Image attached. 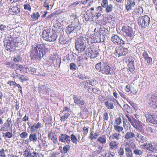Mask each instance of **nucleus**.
I'll return each instance as SVG.
<instances>
[{
  "mask_svg": "<svg viewBox=\"0 0 157 157\" xmlns=\"http://www.w3.org/2000/svg\"><path fill=\"white\" fill-rule=\"evenodd\" d=\"M48 51L43 45L38 44L33 48L31 52L30 56L32 59H37L40 60L44 55Z\"/></svg>",
  "mask_w": 157,
  "mask_h": 157,
  "instance_id": "nucleus-1",
  "label": "nucleus"
},
{
  "mask_svg": "<svg viewBox=\"0 0 157 157\" xmlns=\"http://www.w3.org/2000/svg\"><path fill=\"white\" fill-rule=\"evenodd\" d=\"M95 67L97 71L101 72L102 73L107 75L110 74V68L105 60H101L99 63L96 64Z\"/></svg>",
  "mask_w": 157,
  "mask_h": 157,
  "instance_id": "nucleus-2",
  "label": "nucleus"
},
{
  "mask_svg": "<svg viewBox=\"0 0 157 157\" xmlns=\"http://www.w3.org/2000/svg\"><path fill=\"white\" fill-rule=\"evenodd\" d=\"M115 51L112 54L113 57L116 58L119 57L121 56L125 55L127 53L128 49L126 48H124L122 47H118L116 48L114 47Z\"/></svg>",
  "mask_w": 157,
  "mask_h": 157,
  "instance_id": "nucleus-3",
  "label": "nucleus"
},
{
  "mask_svg": "<svg viewBox=\"0 0 157 157\" xmlns=\"http://www.w3.org/2000/svg\"><path fill=\"white\" fill-rule=\"evenodd\" d=\"M150 18L147 15L140 17L138 20V23L142 28H145L149 24Z\"/></svg>",
  "mask_w": 157,
  "mask_h": 157,
  "instance_id": "nucleus-4",
  "label": "nucleus"
},
{
  "mask_svg": "<svg viewBox=\"0 0 157 157\" xmlns=\"http://www.w3.org/2000/svg\"><path fill=\"white\" fill-rule=\"evenodd\" d=\"M144 146L147 150L153 152H157V143H146L144 144Z\"/></svg>",
  "mask_w": 157,
  "mask_h": 157,
  "instance_id": "nucleus-5",
  "label": "nucleus"
},
{
  "mask_svg": "<svg viewBox=\"0 0 157 157\" xmlns=\"http://www.w3.org/2000/svg\"><path fill=\"white\" fill-rule=\"evenodd\" d=\"M123 36L127 39H130L132 36V30L131 27H124L122 29Z\"/></svg>",
  "mask_w": 157,
  "mask_h": 157,
  "instance_id": "nucleus-6",
  "label": "nucleus"
},
{
  "mask_svg": "<svg viewBox=\"0 0 157 157\" xmlns=\"http://www.w3.org/2000/svg\"><path fill=\"white\" fill-rule=\"evenodd\" d=\"M86 54L91 58H94L98 56V53L95 49L90 48L87 49Z\"/></svg>",
  "mask_w": 157,
  "mask_h": 157,
  "instance_id": "nucleus-7",
  "label": "nucleus"
},
{
  "mask_svg": "<svg viewBox=\"0 0 157 157\" xmlns=\"http://www.w3.org/2000/svg\"><path fill=\"white\" fill-rule=\"evenodd\" d=\"M147 99L149 100V103L154 109L157 107V98L154 95L149 94Z\"/></svg>",
  "mask_w": 157,
  "mask_h": 157,
  "instance_id": "nucleus-8",
  "label": "nucleus"
},
{
  "mask_svg": "<svg viewBox=\"0 0 157 157\" xmlns=\"http://www.w3.org/2000/svg\"><path fill=\"white\" fill-rule=\"evenodd\" d=\"M59 141L70 144L71 142L70 137L66 134H61L59 136Z\"/></svg>",
  "mask_w": 157,
  "mask_h": 157,
  "instance_id": "nucleus-9",
  "label": "nucleus"
},
{
  "mask_svg": "<svg viewBox=\"0 0 157 157\" xmlns=\"http://www.w3.org/2000/svg\"><path fill=\"white\" fill-rule=\"evenodd\" d=\"M113 102L114 103H118L117 100L114 98H111L109 101L105 102L104 104L106 107L108 109H113L114 107Z\"/></svg>",
  "mask_w": 157,
  "mask_h": 157,
  "instance_id": "nucleus-10",
  "label": "nucleus"
},
{
  "mask_svg": "<svg viewBox=\"0 0 157 157\" xmlns=\"http://www.w3.org/2000/svg\"><path fill=\"white\" fill-rule=\"evenodd\" d=\"M111 40L115 44L117 43L120 44H125V41L117 35L112 36L111 38Z\"/></svg>",
  "mask_w": 157,
  "mask_h": 157,
  "instance_id": "nucleus-11",
  "label": "nucleus"
},
{
  "mask_svg": "<svg viewBox=\"0 0 157 157\" xmlns=\"http://www.w3.org/2000/svg\"><path fill=\"white\" fill-rule=\"evenodd\" d=\"M48 39L47 40V41H54L56 40L57 38L56 33L53 30L51 29L49 36H48Z\"/></svg>",
  "mask_w": 157,
  "mask_h": 157,
  "instance_id": "nucleus-12",
  "label": "nucleus"
},
{
  "mask_svg": "<svg viewBox=\"0 0 157 157\" xmlns=\"http://www.w3.org/2000/svg\"><path fill=\"white\" fill-rule=\"evenodd\" d=\"M135 138L136 140L142 143L146 142L147 141L146 138L143 136L141 134L138 133L135 135Z\"/></svg>",
  "mask_w": 157,
  "mask_h": 157,
  "instance_id": "nucleus-13",
  "label": "nucleus"
},
{
  "mask_svg": "<svg viewBox=\"0 0 157 157\" xmlns=\"http://www.w3.org/2000/svg\"><path fill=\"white\" fill-rule=\"evenodd\" d=\"M9 13L12 15L17 14L20 12V9L17 6H11L8 11Z\"/></svg>",
  "mask_w": 157,
  "mask_h": 157,
  "instance_id": "nucleus-14",
  "label": "nucleus"
},
{
  "mask_svg": "<svg viewBox=\"0 0 157 157\" xmlns=\"http://www.w3.org/2000/svg\"><path fill=\"white\" fill-rule=\"evenodd\" d=\"M51 29L49 28L47 29L43 30L42 32V37L43 39L47 41L48 39V36H49Z\"/></svg>",
  "mask_w": 157,
  "mask_h": 157,
  "instance_id": "nucleus-15",
  "label": "nucleus"
},
{
  "mask_svg": "<svg viewBox=\"0 0 157 157\" xmlns=\"http://www.w3.org/2000/svg\"><path fill=\"white\" fill-rule=\"evenodd\" d=\"M142 55L144 58L145 59L147 63L149 64L151 63L152 59L148 56L147 52L145 51H142Z\"/></svg>",
  "mask_w": 157,
  "mask_h": 157,
  "instance_id": "nucleus-16",
  "label": "nucleus"
},
{
  "mask_svg": "<svg viewBox=\"0 0 157 157\" xmlns=\"http://www.w3.org/2000/svg\"><path fill=\"white\" fill-rule=\"evenodd\" d=\"M136 129L141 128V122L138 120L134 118L132 123L131 124Z\"/></svg>",
  "mask_w": 157,
  "mask_h": 157,
  "instance_id": "nucleus-17",
  "label": "nucleus"
},
{
  "mask_svg": "<svg viewBox=\"0 0 157 157\" xmlns=\"http://www.w3.org/2000/svg\"><path fill=\"white\" fill-rule=\"evenodd\" d=\"M41 124L39 122H38L36 124V123L30 127V131L32 132H34L36 130L41 127Z\"/></svg>",
  "mask_w": 157,
  "mask_h": 157,
  "instance_id": "nucleus-18",
  "label": "nucleus"
},
{
  "mask_svg": "<svg viewBox=\"0 0 157 157\" xmlns=\"http://www.w3.org/2000/svg\"><path fill=\"white\" fill-rule=\"evenodd\" d=\"M125 155L126 157H133V153L132 150L126 145L125 148Z\"/></svg>",
  "mask_w": 157,
  "mask_h": 157,
  "instance_id": "nucleus-19",
  "label": "nucleus"
},
{
  "mask_svg": "<svg viewBox=\"0 0 157 157\" xmlns=\"http://www.w3.org/2000/svg\"><path fill=\"white\" fill-rule=\"evenodd\" d=\"M85 40L82 37L78 38L76 39L75 45H86Z\"/></svg>",
  "mask_w": 157,
  "mask_h": 157,
  "instance_id": "nucleus-20",
  "label": "nucleus"
},
{
  "mask_svg": "<svg viewBox=\"0 0 157 157\" xmlns=\"http://www.w3.org/2000/svg\"><path fill=\"white\" fill-rule=\"evenodd\" d=\"M109 139L111 140L115 139L116 140H119L121 139V135L119 134L115 133L110 135L109 137Z\"/></svg>",
  "mask_w": 157,
  "mask_h": 157,
  "instance_id": "nucleus-21",
  "label": "nucleus"
},
{
  "mask_svg": "<svg viewBox=\"0 0 157 157\" xmlns=\"http://www.w3.org/2000/svg\"><path fill=\"white\" fill-rule=\"evenodd\" d=\"M135 135L133 132H127L125 135L124 138L126 140L135 137Z\"/></svg>",
  "mask_w": 157,
  "mask_h": 157,
  "instance_id": "nucleus-22",
  "label": "nucleus"
},
{
  "mask_svg": "<svg viewBox=\"0 0 157 157\" xmlns=\"http://www.w3.org/2000/svg\"><path fill=\"white\" fill-rule=\"evenodd\" d=\"M119 143L116 141H112L109 144V145L111 146L110 148L112 149H117Z\"/></svg>",
  "mask_w": 157,
  "mask_h": 157,
  "instance_id": "nucleus-23",
  "label": "nucleus"
},
{
  "mask_svg": "<svg viewBox=\"0 0 157 157\" xmlns=\"http://www.w3.org/2000/svg\"><path fill=\"white\" fill-rule=\"evenodd\" d=\"M75 48L77 50L80 52H82L85 50L86 48V44L75 45Z\"/></svg>",
  "mask_w": 157,
  "mask_h": 157,
  "instance_id": "nucleus-24",
  "label": "nucleus"
},
{
  "mask_svg": "<svg viewBox=\"0 0 157 157\" xmlns=\"http://www.w3.org/2000/svg\"><path fill=\"white\" fill-rule=\"evenodd\" d=\"M29 139L31 141H36L37 139L36 135L35 133L31 134L29 136Z\"/></svg>",
  "mask_w": 157,
  "mask_h": 157,
  "instance_id": "nucleus-25",
  "label": "nucleus"
},
{
  "mask_svg": "<svg viewBox=\"0 0 157 157\" xmlns=\"http://www.w3.org/2000/svg\"><path fill=\"white\" fill-rule=\"evenodd\" d=\"M71 147V146L69 144L65 145L63 148L61 152L64 154L67 153V152L70 150Z\"/></svg>",
  "mask_w": 157,
  "mask_h": 157,
  "instance_id": "nucleus-26",
  "label": "nucleus"
},
{
  "mask_svg": "<svg viewBox=\"0 0 157 157\" xmlns=\"http://www.w3.org/2000/svg\"><path fill=\"white\" fill-rule=\"evenodd\" d=\"M40 17L39 14L38 12L33 13L31 15V17L33 21L38 19Z\"/></svg>",
  "mask_w": 157,
  "mask_h": 157,
  "instance_id": "nucleus-27",
  "label": "nucleus"
},
{
  "mask_svg": "<svg viewBox=\"0 0 157 157\" xmlns=\"http://www.w3.org/2000/svg\"><path fill=\"white\" fill-rule=\"evenodd\" d=\"M97 140L100 143L102 144H105L106 143V138L105 137L100 136L98 138Z\"/></svg>",
  "mask_w": 157,
  "mask_h": 157,
  "instance_id": "nucleus-28",
  "label": "nucleus"
},
{
  "mask_svg": "<svg viewBox=\"0 0 157 157\" xmlns=\"http://www.w3.org/2000/svg\"><path fill=\"white\" fill-rule=\"evenodd\" d=\"M64 115L60 117V120L61 121H64L70 116V114L69 113H63Z\"/></svg>",
  "mask_w": 157,
  "mask_h": 157,
  "instance_id": "nucleus-29",
  "label": "nucleus"
},
{
  "mask_svg": "<svg viewBox=\"0 0 157 157\" xmlns=\"http://www.w3.org/2000/svg\"><path fill=\"white\" fill-rule=\"evenodd\" d=\"M114 129L116 131L119 133L122 132L123 130V127L118 125H115L114 126Z\"/></svg>",
  "mask_w": 157,
  "mask_h": 157,
  "instance_id": "nucleus-30",
  "label": "nucleus"
},
{
  "mask_svg": "<svg viewBox=\"0 0 157 157\" xmlns=\"http://www.w3.org/2000/svg\"><path fill=\"white\" fill-rule=\"evenodd\" d=\"M133 152L135 155L140 156L142 154L143 151L141 150L135 149L133 150Z\"/></svg>",
  "mask_w": 157,
  "mask_h": 157,
  "instance_id": "nucleus-31",
  "label": "nucleus"
},
{
  "mask_svg": "<svg viewBox=\"0 0 157 157\" xmlns=\"http://www.w3.org/2000/svg\"><path fill=\"white\" fill-rule=\"evenodd\" d=\"M3 136H5L6 137L10 138L13 136V133L11 132H7L6 133H2Z\"/></svg>",
  "mask_w": 157,
  "mask_h": 157,
  "instance_id": "nucleus-32",
  "label": "nucleus"
},
{
  "mask_svg": "<svg viewBox=\"0 0 157 157\" xmlns=\"http://www.w3.org/2000/svg\"><path fill=\"white\" fill-rule=\"evenodd\" d=\"M70 139L71 141L74 143L77 144L78 142V140L76 136L74 134H71V135Z\"/></svg>",
  "mask_w": 157,
  "mask_h": 157,
  "instance_id": "nucleus-33",
  "label": "nucleus"
},
{
  "mask_svg": "<svg viewBox=\"0 0 157 157\" xmlns=\"http://www.w3.org/2000/svg\"><path fill=\"white\" fill-rule=\"evenodd\" d=\"M113 8V5L110 4L108 5L106 7L105 11L107 13L111 12Z\"/></svg>",
  "mask_w": 157,
  "mask_h": 157,
  "instance_id": "nucleus-34",
  "label": "nucleus"
},
{
  "mask_svg": "<svg viewBox=\"0 0 157 157\" xmlns=\"http://www.w3.org/2000/svg\"><path fill=\"white\" fill-rule=\"evenodd\" d=\"M31 154L30 150V149L27 148L24 151L23 155L25 157H28Z\"/></svg>",
  "mask_w": 157,
  "mask_h": 157,
  "instance_id": "nucleus-35",
  "label": "nucleus"
},
{
  "mask_svg": "<svg viewBox=\"0 0 157 157\" xmlns=\"http://www.w3.org/2000/svg\"><path fill=\"white\" fill-rule=\"evenodd\" d=\"M72 25H69V26L67 27L66 29V32L68 34H70L71 32H73Z\"/></svg>",
  "mask_w": 157,
  "mask_h": 157,
  "instance_id": "nucleus-36",
  "label": "nucleus"
},
{
  "mask_svg": "<svg viewBox=\"0 0 157 157\" xmlns=\"http://www.w3.org/2000/svg\"><path fill=\"white\" fill-rule=\"evenodd\" d=\"M54 143L57 144L58 143V136L56 134L54 135L51 139H50Z\"/></svg>",
  "mask_w": 157,
  "mask_h": 157,
  "instance_id": "nucleus-37",
  "label": "nucleus"
},
{
  "mask_svg": "<svg viewBox=\"0 0 157 157\" xmlns=\"http://www.w3.org/2000/svg\"><path fill=\"white\" fill-rule=\"evenodd\" d=\"M19 79L22 82L24 81H27L29 80L28 77L23 75H21V76L20 77Z\"/></svg>",
  "mask_w": 157,
  "mask_h": 157,
  "instance_id": "nucleus-38",
  "label": "nucleus"
},
{
  "mask_svg": "<svg viewBox=\"0 0 157 157\" xmlns=\"http://www.w3.org/2000/svg\"><path fill=\"white\" fill-rule=\"evenodd\" d=\"M70 68L71 70H76L77 69V66L75 63H71L70 65Z\"/></svg>",
  "mask_w": 157,
  "mask_h": 157,
  "instance_id": "nucleus-39",
  "label": "nucleus"
},
{
  "mask_svg": "<svg viewBox=\"0 0 157 157\" xmlns=\"http://www.w3.org/2000/svg\"><path fill=\"white\" fill-rule=\"evenodd\" d=\"M146 117L147 121H148L151 123H152V122H154L153 121L151 120V118H152V115L149 114H148L146 116Z\"/></svg>",
  "mask_w": 157,
  "mask_h": 157,
  "instance_id": "nucleus-40",
  "label": "nucleus"
},
{
  "mask_svg": "<svg viewBox=\"0 0 157 157\" xmlns=\"http://www.w3.org/2000/svg\"><path fill=\"white\" fill-rule=\"evenodd\" d=\"M0 157H6L5 150L3 148H2L0 150Z\"/></svg>",
  "mask_w": 157,
  "mask_h": 157,
  "instance_id": "nucleus-41",
  "label": "nucleus"
},
{
  "mask_svg": "<svg viewBox=\"0 0 157 157\" xmlns=\"http://www.w3.org/2000/svg\"><path fill=\"white\" fill-rule=\"evenodd\" d=\"M28 134L25 132H23L20 134V137L22 138H26L28 137Z\"/></svg>",
  "mask_w": 157,
  "mask_h": 157,
  "instance_id": "nucleus-42",
  "label": "nucleus"
},
{
  "mask_svg": "<svg viewBox=\"0 0 157 157\" xmlns=\"http://www.w3.org/2000/svg\"><path fill=\"white\" fill-rule=\"evenodd\" d=\"M108 5L107 0H102L101 6L102 7L106 8Z\"/></svg>",
  "mask_w": 157,
  "mask_h": 157,
  "instance_id": "nucleus-43",
  "label": "nucleus"
},
{
  "mask_svg": "<svg viewBox=\"0 0 157 157\" xmlns=\"http://www.w3.org/2000/svg\"><path fill=\"white\" fill-rule=\"evenodd\" d=\"M21 58L19 55H17L16 57L14 58L13 60L16 62H18L21 61Z\"/></svg>",
  "mask_w": 157,
  "mask_h": 157,
  "instance_id": "nucleus-44",
  "label": "nucleus"
},
{
  "mask_svg": "<svg viewBox=\"0 0 157 157\" xmlns=\"http://www.w3.org/2000/svg\"><path fill=\"white\" fill-rule=\"evenodd\" d=\"M97 0H83L81 1L82 3L83 4H86V3H90L93 2L94 1H95Z\"/></svg>",
  "mask_w": 157,
  "mask_h": 157,
  "instance_id": "nucleus-45",
  "label": "nucleus"
},
{
  "mask_svg": "<svg viewBox=\"0 0 157 157\" xmlns=\"http://www.w3.org/2000/svg\"><path fill=\"white\" fill-rule=\"evenodd\" d=\"M24 8L25 10L30 11L31 9V6L29 4H26L24 5Z\"/></svg>",
  "mask_w": 157,
  "mask_h": 157,
  "instance_id": "nucleus-46",
  "label": "nucleus"
},
{
  "mask_svg": "<svg viewBox=\"0 0 157 157\" xmlns=\"http://www.w3.org/2000/svg\"><path fill=\"white\" fill-rule=\"evenodd\" d=\"M118 153L119 155L121 156H123L124 154V149L121 147H120V149L118 150Z\"/></svg>",
  "mask_w": 157,
  "mask_h": 157,
  "instance_id": "nucleus-47",
  "label": "nucleus"
},
{
  "mask_svg": "<svg viewBox=\"0 0 157 157\" xmlns=\"http://www.w3.org/2000/svg\"><path fill=\"white\" fill-rule=\"evenodd\" d=\"M126 116L128 119V121L130 122L131 124L132 123V122L133 121V119L131 116H130L129 114H126Z\"/></svg>",
  "mask_w": 157,
  "mask_h": 157,
  "instance_id": "nucleus-48",
  "label": "nucleus"
},
{
  "mask_svg": "<svg viewBox=\"0 0 157 157\" xmlns=\"http://www.w3.org/2000/svg\"><path fill=\"white\" fill-rule=\"evenodd\" d=\"M18 69L20 70L21 72H26V70H25L24 67L22 65H20L18 67Z\"/></svg>",
  "mask_w": 157,
  "mask_h": 157,
  "instance_id": "nucleus-49",
  "label": "nucleus"
},
{
  "mask_svg": "<svg viewBox=\"0 0 157 157\" xmlns=\"http://www.w3.org/2000/svg\"><path fill=\"white\" fill-rule=\"evenodd\" d=\"M71 28L73 30V32L75 33L77 31L79 30V29L78 28V26H72Z\"/></svg>",
  "mask_w": 157,
  "mask_h": 157,
  "instance_id": "nucleus-50",
  "label": "nucleus"
},
{
  "mask_svg": "<svg viewBox=\"0 0 157 157\" xmlns=\"http://www.w3.org/2000/svg\"><path fill=\"white\" fill-rule=\"evenodd\" d=\"M90 82V84L92 86H94L97 84V82L95 80H89Z\"/></svg>",
  "mask_w": 157,
  "mask_h": 157,
  "instance_id": "nucleus-51",
  "label": "nucleus"
},
{
  "mask_svg": "<svg viewBox=\"0 0 157 157\" xmlns=\"http://www.w3.org/2000/svg\"><path fill=\"white\" fill-rule=\"evenodd\" d=\"M128 4H129L132 7H133L135 4L134 2L132 0H128Z\"/></svg>",
  "mask_w": 157,
  "mask_h": 157,
  "instance_id": "nucleus-52",
  "label": "nucleus"
},
{
  "mask_svg": "<svg viewBox=\"0 0 157 157\" xmlns=\"http://www.w3.org/2000/svg\"><path fill=\"white\" fill-rule=\"evenodd\" d=\"M70 110V109L67 106H65L62 111L63 113H68Z\"/></svg>",
  "mask_w": 157,
  "mask_h": 157,
  "instance_id": "nucleus-53",
  "label": "nucleus"
},
{
  "mask_svg": "<svg viewBox=\"0 0 157 157\" xmlns=\"http://www.w3.org/2000/svg\"><path fill=\"white\" fill-rule=\"evenodd\" d=\"M153 118V119L152 121H153L154 122H152V123L153 124H156L157 122V115L155 114H153L152 115Z\"/></svg>",
  "mask_w": 157,
  "mask_h": 157,
  "instance_id": "nucleus-54",
  "label": "nucleus"
},
{
  "mask_svg": "<svg viewBox=\"0 0 157 157\" xmlns=\"http://www.w3.org/2000/svg\"><path fill=\"white\" fill-rule=\"evenodd\" d=\"M56 134L54 132H53L52 131H51V132H50L48 135V138L50 139H51L54 135H55Z\"/></svg>",
  "mask_w": 157,
  "mask_h": 157,
  "instance_id": "nucleus-55",
  "label": "nucleus"
},
{
  "mask_svg": "<svg viewBox=\"0 0 157 157\" xmlns=\"http://www.w3.org/2000/svg\"><path fill=\"white\" fill-rule=\"evenodd\" d=\"M83 134L85 135H86L88 132V128L86 127H84L83 128Z\"/></svg>",
  "mask_w": 157,
  "mask_h": 157,
  "instance_id": "nucleus-56",
  "label": "nucleus"
},
{
  "mask_svg": "<svg viewBox=\"0 0 157 157\" xmlns=\"http://www.w3.org/2000/svg\"><path fill=\"white\" fill-rule=\"evenodd\" d=\"M130 107L128 106V105L126 104L124 105L123 106V109H124V111L127 112H128V110L130 109Z\"/></svg>",
  "mask_w": 157,
  "mask_h": 157,
  "instance_id": "nucleus-57",
  "label": "nucleus"
},
{
  "mask_svg": "<svg viewBox=\"0 0 157 157\" xmlns=\"http://www.w3.org/2000/svg\"><path fill=\"white\" fill-rule=\"evenodd\" d=\"M8 130V128L7 127H5V125H3L1 126V128L0 129V131H7Z\"/></svg>",
  "mask_w": 157,
  "mask_h": 157,
  "instance_id": "nucleus-58",
  "label": "nucleus"
},
{
  "mask_svg": "<svg viewBox=\"0 0 157 157\" xmlns=\"http://www.w3.org/2000/svg\"><path fill=\"white\" fill-rule=\"evenodd\" d=\"M123 121L124 124L123 126L124 129H128V126L127 124L125 122V119L124 118H123Z\"/></svg>",
  "mask_w": 157,
  "mask_h": 157,
  "instance_id": "nucleus-59",
  "label": "nucleus"
},
{
  "mask_svg": "<svg viewBox=\"0 0 157 157\" xmlns=\"http://www.w3.org/2000/svg\"><path fill=\"white\" fill-rule=\"evenodd\" d=\"M121 122V119L120 117H118L116 120V124L117 125L120 124Z\"/></svg>",
  "mask_w": 157,
  "mask_h": 157,
  "instance_id": "nucleus-60",
  "label": "nucleus"
},
{
  "mask_svg": "<svg viewBox=\"0 0 157 157\" xmlns=\"http://www.w3.org/2000/svg\"><path fill=\"white\" fill-rule=\"evenodd\" d=\"M8 84L10 86H15L16 85V83L14 81H10L8 82Z\"/></svg>",
  "mask_w": 157,
  "mask_h": 157,
  "instance_id": "nucleus-61",
  "label": "nucleus"
},
{
  "mask_svg": "<svg viewBox=\"0 0 157 157\" xmlns=\"http://www.w3.org/2000/svg\"><path fill=\"white\" fill-rule=\"evenodd\" d=\"M147 130L149 132L151 133H153L154 130L151 127H148L147 128Z\"/></svg>",
  "mask_w": 157,
  "mask_h": 157,
  "instance_id": "nucleus-62",
  "label": "nucleus"
},
{
  "mask_svg": "<svg viewBox=\"0 0 157 157\" xmlns=\"http://www.w3.org/2000/svg\"><path fill=\"white\" fill-rule=\"evenodd\" d=\"M103 117L104 120H108L109 116L108 113L107 112L104 113L103 114Z\"/></svg>",
  "mask_w": 157,
  "mask_h": 157,
  "instance_id": "nucleus-63",
  "label": "nucleus"
},
{
  "mask_svg": "<svg viewBox=\"0 0 157 157\" xmlns=\"http://www.w3.org/2000/svg\"><path fill=\"white\" fill-rule=\"evenodd\" d=\"M36 155H38V153L33 152V153H31L29 156V157H36Z\"/></svg>",
  "mask_w": 157,
  "mask_h": 157,
  "instance_id": "nucleus-64",
  "label": "nucleus"
}]
</instances>
